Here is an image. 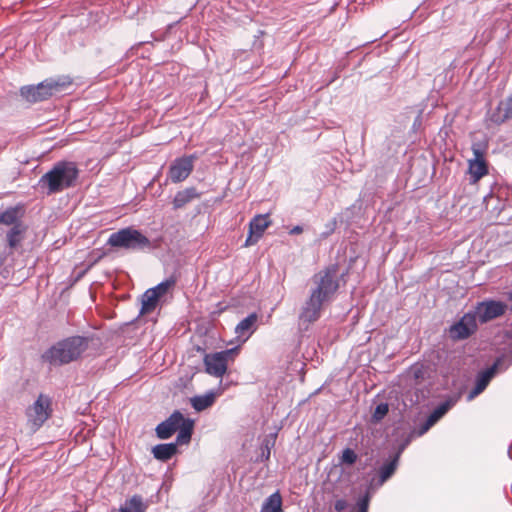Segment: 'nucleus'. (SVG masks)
Instances as JSON below:
<instances>
[{
	"mask_svg": "<svg viewBox=\"0 0 512 512\" xmlns=\"http://www.w3.org/2000/svg\"><path fill=\"white\" fill-rule=\"evenodd\" d=\"M51 412V399L44 394H40L37 400L27 409L26 414L28 422L34 430H37L50 417Z\"/></svg>",
	"mask_w": 512,
	"mask_h": 512,
	"instance_id": "0eeeda50",
	"label": "nucleus"
},
{
	"mask_svg": "<svg viewBox=\"0 0 512 512\" xmlns=\"http://www.w3.org/2000/svg\"><path fill=\"white\" fill-rule=\"evenodd\" d=\"M389 406L387 403H380L376 406L375 411L373 413V420L375 422H379L382 420L388 413Z\"/></svg>",
	"mask_w": 512,
	"mask_h": 512,
	"instance_id": "cd10ccee",
	"label": "nucleus"
},
{
	"mask_svg": "<svg viewBox=\"0 0 512 512\" xmlns=\"http://www.w3.org/2000/svg\"><path fill=\"white\" fill-rule=\"evenodd\" d=\"M174 284H175V281L173 279H167L151 289L155 290V293L157 294L158 297H162L163 295H165L168 292V290L171 287L174 286Z\"/></svg>",
	"mask_w": 512,
	"mask_h": 512,
	"instance_id": "bb28decb",
	"label": "nucleus"
},
{
	"mask_svg": "<svg viewBox=\"0 0 512 512\" xmlns=\"http://www.w3.org/2000/svg\"><path fill=\"white\" fill-rule=\"evenodd\" d=\"M369 505V495L366 493L357 501V512H367Z\"/></svg>",
	"mask_w": 512,
	"mask_h": 512,
	"instance_id": "7c9ffc66",
	"label": "nucleus"
},
{
	"mask_svg": "<svg viewBox=\"0 0 512 512\" xmlns=\"http://www.w3.org/2000/svg\"><path fill=\"white\" fill-rule=\"evenodd\" d=\"M503 362L504 360L502 358H498L491 367L481 371L477 375L475 386L467 395L468 401L473 400L475 397L481 394L499 370L507 369L508 365L503 366Z\"/></svg>",
	"mask_w": 512,
	"mask_h": 512,
	"instance_id": "1a4fd4ad",
	"label": "nucleus"
},
{
	"mask_svg": "<svg viewBox=\"0 0 512 512\" xmlns=\"http://www.w3.org/2000/svg\"><path fill=\"white\" fill-rule=\"evenodd\" d=\"M302 232H303V228H302L301 226L297 225V226H294V227L290 230V232H289V233H290L291 235H296V234H300V233H302Z\"/></svg>",
	"mask_w": 512,
	"mask_h": 512,
	"instance_id": "f704fd0d",
	"label": "nucleus"
},
{
	"mask_svg": "<svg viewBox=\"0 0 512 512\" xmlns=\"http://www.w3.org/2000/svg\"><path fill=\"white\" fill-rule=\"evenodd\" d=\"M180 424L181 425L179 426V428L177 430L178 435L176 438V443H175L176 445L177 444H180V445L187 444L190 442L193 427H194V421L189 418L183 417V420Z\"/></svg>",
	"mask_w": 512,
	"mask_h": 512,
	"instance_id": "412c9836",
	"label": "nucleus"
},
{
	"mask_svg": "<svg viewBox=\"0 0 512 512\" xmlns=\"http://www.w3.org/2000/svg\"><path fill=\"white\" fill-rule=\"evenodd\" d=\"M507 308V304L502 301L486 299L476 304L473 314L479 322L487 323L504 315Z\"/></svg>",
	"mask_w": 512,
	"mask_h": 512,
	"instance_id": "6e6552de",
	"label": "nucleus"
},
{
	"mask_svg": "<svg viewBox=\"0 0 512 512\" xmlns=\"http://www.w3.org/2000/svg\"><path fill=\"white\" fill-rule=\"evenodd\" d=\"M477 330V319L473 312H468L449 329V336L453 340H461L468 338Z\"/></svg>",
	"mask_w": 512,
	"mask_h": 512,
	"instance_id": "9d476101",
	"label": "nucleus"
},
{
	"mask_svg": "<svg viewBox=\"0 0 512 512\" xmlns=\"http://www.w3.org/2000/svg\"><path fill=\"white\" fill-rule=\"evenodd\" d=\"M183 414L180 411L173 412L165 421L157 425L155 431L159 439L170 438L181 425Z\"/></svg>",
	"mask_w": 512,
	"mask_h": 512,
	"instance_id": "ddd939ff",
	"label": "nucleus"
},
{
	"mask_svg": "<svg viewBox=\"0 0 512 512\" xmlns=\"http://www.w3.org/2000/svg\"><path fill=\"white\" fill-rule=\"evenodd\" d=\"M443 416L436 409L427 417V419L419 426V435L425 434L432 426H434Z\"/></svg>",
	"mask_w": 512,
	"mask_h": 512,
	"instance_id": "a878e982",
	"label": "nucleus"
},
{
	"mask_svg": "<svg viewBox=\"0 0 512 512\" xmlns=\"http://www.w3.org/2000/svg\"><path fill=\"white\" fill-rule=\"evenodd\" d=\"M500 108L503 109V119L512 118V95L505 101L501 102Z\"/></svg>",
	"mask_w": 512,
	"mask_h": 512,
	"instance_id": "c756f323",
	"label": "nucleus"
},
{
	"mask_svg": "<svg viewBox=\"0 0 512 512\" xmlns=\"http://www.w3.org/2000/svg\"><path fill=\"white\" fill-rule=\"evenodd\" d=\"M27 230V226L22 224H16L13 227H10V229L6 233V239L8 246L11 249L17 248L22 240L24 239L25 233Z\"/></svg>",
	"mask_w": 512,
	"mask_h": 512,
	"instance_id": "dca6fc26",
	"label": "nucleus"
},
{
	"mask_svg": "<svg viewBox=\"0 0 512 512\" xmlns=\"http://www.w3.org/2000/svg\"><path fill=\"white\" fill-rule=\"evenodd\" d=\"M400 452L389 457L377 470L376 476L371 479L370 486L378 488L382 486L395 473L399 463Z\"/></svg>",
	"mask_w": 512,
	"mask_h": 512,
	"instance_id": "f8f14e48",
	"label": "nucleus"
},
{
	"mask_svg": "<svg viewBox=\"0 0 512 512\" xmlns=\"http://www.w3.org/2000/svg\"><path fill=\"white\" fill-rule=\"evenodd\" d=\"M159 298L160 297L157 296L155 290H146L141 298L142 306L140 313L147 314L152 312L156 308Z\"/></svg>",
	"mask_w": 512,
	"mask_h": 512,
	"instance_id": "5701e85b",
	"label": "nucleus"
},
{
	"mask_svg": "<svg viewBox=\"0 0 512 512\" xmlns=\"http://www.w3.org/2000/svg\"><path fill=\"white\" fill-rule=\"evenodd\" d=\"M79 176V169L75 162L59 161L41 176L38 185L46 191L47 195L59 193L73 187Z\"/></svg>",
	"mask_w": 512,
	"mask_h": 512,
	"instance_id": "f03ea898",
	"label": "nucleus"
},
{
	"mask_svg": "<svg viewBox=\"0 0 512 512\" xmlns=\"http://www.w3.org/2000/svg\"><path fill=\"white\" fill-rule=\"evenodd\" d=\"M258 322V315L251 313L244 319H242L235 327V334L237 339L241 342L247 341L250 336L256 331Z\"/></svg>",
	"mask_w": 512,
	"mask_h": 512,
	"instance_id": "4468645a",
	"label": "nucleus"
},
{
	"mask_svg": "<svg viewBox=\"0 0 512 512\" xmlns=\"http://www.w3.org/2000/svg\"><path fill=\"white\" fill-rule=\"evenodd\" d=\"M266 448H267V452H263V456H264L266 459H268V458H269V456H270V450H269L268 446H266Z\"/></svg>",
	"mask_w": 512,
	"mask_h": 512,
	"instance_id": "e433bc0d",
	"label": "nucleus"
},
{
	"mask_svg": "<svg viewBox=\"0 0 512 512\" xmlns=\"http://www.w3.org/2000/svg\"><path fill=\"white\" fill-rule=\"evenodd\" d=\"M147 508L148 501H145L140 495H134L126 500L125 504L120 507L118 512H145Z\"/></svg>",
	"mask_w": 512,
	"mask_h": 512,
	"instance_id": "a211bd4d",
	"label": "nucleus"
},
{
	"mask_svg": "<svg viewBox=\"0 0 512 512\" xmlns=\"http://www.w3.org/2000/svg\"><path fill=\"white\" fill-rule=\"evenodd\" d=\"M508 299L512 302V290L508 294Z\"/></svg>",
	"mask_w": 512,
	"mask_h": 512,
	"instance_id": "58836bf2",
	"label": "nucleus"
},
{
	"mask_svg": "<svg viewBox=\"0 0 512 512\" xmlns=\"http://www.w3.org/2000/svg\"><path fill=\"white\" fill-rule=\"evenodd\" d=\"M89 339L73 336L59 341L43 354V359L51 365H63L77 360L88 348Z\"/></svg>",
	"mask_w": 512,
	"mask_h": 512,
	"instance_id": "7ed1b4c3",
	"label": "nucleus"
},
{
	"mask_svg": "<svg viewBox=\"0 0 512 512\" xmlns=\"http://www.w3.org/2000/svg\"><path fill=\"white\" fill-rule=\"evenodd\" d=\"M177 452L175 443L158 444L152 448L153 456L160 461H167Z\"/></svg>",
	"mask_w": 512,
	"mask_h": 512,
	"instance_id": "6ab92c4d",
	"label": "nucleus"
},
{
	"mask_svg": "<svg viewBox=\"0 0 512 512\" xmlns=\"http://www.w3.org/2000/svg\"><path fill=\"white\" fill-rule=\"evenodd\" d=\"M237 348L227 349L221 352L206 354L204 357L205 371L214 377H222L228 366L229 359H232Z\"/></svg>",
	"mask_w": 512,
	"mask_h": 512,
	"instance_id": "423d86ee",
	"label": "nucleus"
},
{
	"mask_svg": "<svg viewBox=\"0 0 512 512\" xmlns=\"http://www.w3.org/2000/svg\"><path fill=\"white\" fill-rule=\"evenodd\" d=\"M261 512H282V497L279 492H275L265 499Z\"/></svg>",
	"mask_w": 512,
	"mask_h": 512,
	"instance_id": "b1692460",
	"label": "nucleus"
},
{
	"mask_svg": "<svg viewBox=\"0 0 512 512\" xmlns=\"http://www.w3.org/2000/svg\"><path fill=\"white\" fill-rule=\"evenodd\" d=\"M260 238H256V234H251V232L249 231V235L245 241V246H250V245H254L255 243L258 242Z\"/></svg>",
	"mask_w": 512,
	"mask_h": 512,
	"instance_id": "72a5a7b5",
	"label": "nucleus"
},
{
	"mask_svg": "<svg viewBox=\"0 0 512 512\" xmlns=\"http://www.w3.org/2000/svg\"><path fill=\"white\" fill-rule=\"evenodd\" d=\"M0 223L13 227L16 224H22L20 221V210L18 208H9L0 214Z\"/></svg>",
	"mask_w": 512,
	"mask_h": 512,
	"instance_id": "393cba45",
	"label": "nucleus"
},
{
	"mask_svg": "<svg viewBox=\"0 0 512 512\" xmlns=\"http://www.w3.org/2000/svg\"><path fill=\"white\" fill-rule=\"evenodd\" d=\"M108 244L112 247L124 248L132 251H142L152 248L148 237L133 227L123 228L109 236Z\"/></svg>",
	"mask_w": 512,
	"mask_h": 512,
	"instance_id": "20e7f679",
	"label": "nucleus"
},
{
	"mask_svg": "<svg viewBox=\"0 0 512 512\" xmlns=\"http://www.w3.org/2000/svg\"><path fill=\"white\" fill-rule=\"evenodd\" d=\"M270 224L271 221L268 219V214L256 215L249 223V230L251 234H256V238H261Z\"/></svg>",
	"mask_w": 512,
	"mask_h": 512,
	"instance_id": "aec40b11",
	"label": "nucleus"
},
{
	"mask_svg": "<svg viewBox=\"0 0 512 512\" xmlns=\"http://www.w3.org/2000/svg\"><path fill=\"white\" fill-rule=\"evenodd\" d=\"M67 85H70V82L64 79L49 78L36 86H23L20 89V94L27 101L35 103L46 100L49 97L62 92Z\"/></svg>",
	"mask_w": 512,
	"mask_h": 512,
	"instance_id": "39448f33",
	"label": "nucleus"
},
{
	"mask_svg": "<svg viewBox=\"0 0 512 512\" xmlns=\"http://www.w3.org/2000/svg\"><path fill=\"white\" fill-rule=\"evenodd\" d=\"M347 507H348L347 501L344 499H339L335 502V509L338 512L345 510Z\"/></svg>",
	"mask_w": 512,
	"mask_h": 512,
	"instance_id": "473e14b6",
	"label": "nucleus"
},
{
	"mask_svg": "<svg viewBox=\"0 0 512 512\" xmlns=\"http://www.w3.org/2000/svg\"><path fill=\"white\" fill-rule=\"evenodd\" d=\"M215 399L216 394L214 392H208L204 395H197L192 397L190 399V403L196 411L200 412L212 406L215 402Z\"/></svg>",
	"mask_w": 512,
	"mask_h": 512,
	"instance_id": "4be33fe9",
	"label": "nucleus"
},
{
	"mask_svg": "<svg viewBox=\"0 0 512 512\" xmlns=\"http://www.w3.org/2000/svg\"><path fill=\"white\" fill-rule=\"evenodd\" d=\"M196 156L189 155L175 159L168 172V176L173 183L184 181L191 174Z\"/></svg>",
	"mask_w": 512,
	"mask_h": 512,
	"instance_id": "9b49d317",
	"label": "nucleus"
},
{
	"mask_svg": "<svg viewBox=\"0 0 512 512\" xmlns=\"http://www.w3.org/2000/svg\"><path fill=\"white\" fill-rule=\"evenodd\" d=\"M339 288L335 268H328L313 276L309 296L302 305L299 313V325L305 329L317 321L324 307L329 304Z\"/></svg>",
	"mask_w": 512,
	"mask_h": 512,
	"instance_id": "f257e3e1",
	"label": "nucleus"
},
{
	"mask_svg": "<svg viewBox=\"0 0 512 512\" xmlns=\"http://www.w3.org/2000/svg\"><path fill=\"white\" fill-rule=\"evenodd\" d=\"M198 197L199 194L194 187L186 188L177 192L173 200V207L174 209H180Z\"/></svg>",
	"mask_w": 512,
	"mask_h": 512,
	"instance_id": "f3484780",
	"label": "nucleus"
},
{
	"mask_svg": "<svg viewBox=\"0 0 512 512\" xmlns=\"http://www.w3.org/2000/svg\"><path fill=\"white\" fill-rule=\"evenodd\" d=\"M357 460V454L350 448H346L342 452L341 463L352 465Z\"/></svg>",
	"mask_w": 512,
	"mask_h": 512,
	"instance_id": "c85d7f7f",
	"label": "nucleus"
},
{
	"mask_svg": "<svg viewBox=\"0 0 512 512\" xmlns=\"http://www.w3.org/2000/svg\"><path fill=\"white\" fill-rule=\"evenodd\" d=\"M452 405L453 403L451 401H445L438 405L435 409L440 415L444 416L451 409Z\"/></svg>",
	"mask_w": 512,
	"mask_h": 512,
	"instance_id": "2f4dec72",
	"label": "nucleus"
},
{
	"mask_svg": "<svg viewBox=\"0 0 512 512\" xmlns=\"http://www.w3.org/2000/svg\"><path fill=\"white\" fill-rule=\"evenodd\" d=\"M475 158L469 160V173L475 183L487 174V166L479 150H474Z\"/></svg>",
	"mask_w": 512,
	"mask_h": 512,
	"instance_id": "2eb2a0df",
	"label": "nucleus"
},
{
	"mask_svg": "<svg viewBox=\"0 0 512 512\" xmlns=\"http://www.w3.org/2000/svg\"><path fill=\"white\" fill-rule=\"evenodd\" d=\"M336 226V220H332L331 223H329V230L324 234L325 236H328Z\"/></svg>",
	"mask_w": 512,
	"mask_h": 512,
	"instance_id": "c9c22d12",
	"label": "nucleus"
},
{
	"mask_svg": "<svg viewBox=\"0 0 512 512\" xmlns=\"http://www.w3.org/2000/svg\"><path fill=\"white\" fill-rule=\"evenodd\" d=\"M266 448H267V452H263V456H264L266 459H268V458H269V456H270V450H269L268 446H266Z\"/></svg>",
	"mask_w": 512,
	"mask_h": 512,
	"instance_id": "4c0bfd02",
	"label": "nucleus"
}]
</instances>
